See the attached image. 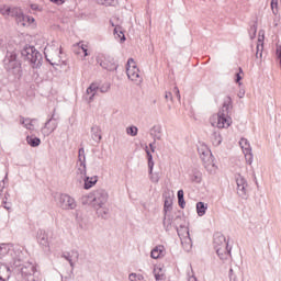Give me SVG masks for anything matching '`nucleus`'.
<instances>
[{
	"instance_id": "49530a36",
	"label": "nucleus",
	"mask_w": 281,
	"mask_h": 281,
	"mask_svg": "<svg viewBox=\"0 0 281 281\" xmlns=\"http://www.w3.org/2000/svg\"><path fill=\"white\" fill-rule=\"evenodd\" d=\"M103 5H117V0H103Z\"/></svg>"
},
{
	"instance_id": "b1692460",
	"label": "nucleus",
	"mask_w": 281,
	"mask_h": 281,
	"mask_svg": "<svg viewBox=\"0 0 281 281\" xmlns=\"http://www.w3.org/2000/svg\"><path fill=\"white\" fill-rule=\"evenodd\" d=\"M172 215H170V213H165L162 225L166 232H170L172 229Z\"/></svg>"
},
{
	"instance_id": "338daca9",
	"label": "nucleus",
	"mask_w": 281,
	"mask_h": 281,
	"mask_svg": "<svg viewBox=\"0 0 281 281\" xmlns=\"http://www.w3.org/2000/svg\"><path fill=\"white\" fill-rule=\"evenodd\" d=\"M177 221H181V215H177V216L173 218V223H177Z\"/></svg>"
},
{
	"instance_id": "603ef678",
	"label": "nucleus",
	"mask_w": 281,
	"mask_h": 281,
	"mask_svg": "<svg viewBox=\"0 0 281 281\" xmlns=\"http://www.w3.org/2000/svg\"><path fill=\"white\" fill-rule=\"evenodd\" d=\"M109 89H111V86H105L99 88L100 93H108Z\"/></svg>"
},
{
	"instance_id": "0eeeda50",
	"label": "nucleus",
	"mask_w": 281,
	"mask_h": 281,
	"mask_svg": "<svg viewBox=\"0 0 281 281\" xmlns=\"http://www.w3.org/2000/svg\"><path fill=\"white\" fill-rule=\"evenodd\" d=\"M60 121L59 115L52 114V116L46 121L44 126L41 130V133L44 137H49L56 128H58V122Z\"/></svg>"
},
{
	"instance_id": "58836bf2",
	"label": "nucleus",
	"mask_w": 281,
	"mask_h": 281,
	"mask_svg": "<svg viewBox=\"0 0 281 281\" xmlns=\"http://www.w3.org/2000/svg\"><path fill=\"white\" fill-rule=\"evenodd\" d=\"M137 126H130L126 128L127 135H131V137H137Z\"/></svg>"
},
{
	"instance_id": "8fccbe9b",
	"label": "nucleus",
	"mask_w": 281,
	"mask_h": 281,
	"mask_svg": "<svg viewBox=\"0 0 281 281\" xmlns=\"http://www.w3.org/2000/svg\"><path fill=\"white\" fill-rule=\"evenodd\" d=\"M173 93L176 94V98L181 101V93L179 92V88L175 87L173 88Z\"/></svg>"
},
{
	"instance_id": "6e6d98bb",
	"label": "nucleus",
	"mask_w": 281,
	"mask_h": 281,
	"mask_svg": "<svg viewBox=\"0 0 281 281\" xmlns=\"http://www.w3.org/2000/svg\"><path fill=\"white\" fill-rule=\"evenodd\" d=\"M280 24V18L277 15L273 20V26L278 27V25Z\"/></svg>"
},
{
	"instance_id": "a878e982",
	"label": "nucleus",
	"mask_w": 281,
	"mask_h": 281,
	"mask_svg": "<svg viewBox=\"0 0 281 281\" xmlns=\"http://www.w3.org/2000/svg\"><path fill=\"white\" fill-rule=\"evenodd\" d=\"M91 133H92V139L93 142H97L98 144H100L101 139H102V130L100 128V126L98 125H93L91 127Z\"/></svg>"
},
{
	"instance_id": "f704fd0d",
	"label": "nucleus",
	"mask_w": 281,
	"mask_h": 281,
	"mask_svg": "<svg viewBox=\"0 0 281 281\" xmlns=\"http://www.w3.org/2000/svg\"><path fill=\"white\" fill-rule=\"evenodd\" d=\"M215 251H216V254H217V256L221 260H227V258H229V250L228 249H225L223 251L222 248H217Z\"/></svg>"
},
{
	"instance_id": "79ce46f5",
	"label": "nucleus",
	"mask_w": 281,
	"mask_h": 281,
	"mask_svg": "<svg viewBox=\"0 0 281 281\" xmlns=\"http://www.w3.org/2000/svg\"><path fill=\"white\" fill-rule=\"evenodd\" d=\"M149 179H150L151 183H159L160 176H159V173H157V172L154 173L151 171V173H149Z\"/></svg>"
},
{
	"instance_id": "20e7f679",
	"label": "nucleus",
	"mask_w": 281,
	"mask_h": 281,
	"mask_svg": "<svg viewBox=\"0 0 281 281\" xmlns=\"http://www.w3.org/2000/svg\"><path fill=\"white\" fill-rule=\"evenodd\" d=\"M60 54L61 52L58 49V46L56 45H48L44 48L45 58L47 63H49V65H52L53 67L60 65Z\"/></svg>"
},
{
	"instance_id": "9d476101",
	"label": "nucleus",
	"mask_w": 281,
	"mask_h": 281,
	"mask_svg": "<svg viewBox=\"0 0 281 281\" xmlns=\"http://www.w3.org/2000/svg\"><path fill=\"white\" fill-rule=\"evenodd\" d=\"M57 205L61 210H76L78 206L76 200L69 194H60L57 199Z\"/></svg>"
},
{
	"instance_id": "7c9ffc66",
	"label": "nucleus",
	"mask_w": 281,
	"mask_h": 281,
	"mask_svg": "<svg viewBox=\"0 0 281 281\" xmlns=\"http://www.w3.org/2000/svg\"><path fill=\"white\" fill-rule=\"evenodd\" d=\"M26 142L29 146H32V148H36L37 146H41V138L36 136H27Z\"/></svg>"
},
{
	"instance_id": "69168bd1",
	"label": "nucleus",
	"mask_w": 281,
	"mask_h": 281,
	"mask_svg": "<svg viewBox=\"0 0 281 281\" xmlns=\"http://www.w3.org/2000/svg\"><path fill=\"white\" fill-rule=\"evenodd\" d=\"M5 188V180H2V183L0 182V190H3Z\"/></svg>"
},
{
	"instance_id": "ea45409f",
	"label": "nucleus",
	"mask_w": 281,
	"mask_h": 281,
	"mask_svg": "<svg viewBox=\"0 0 281 281\" xmlns=\"http://www.w3.org/2000/svg\"><path fill=\"white\" fill-rule=\"evenodd\" d=\"M112 27H114V34H117L120 32V34H122V41H126V37H124V33L122 31H120V24H115L113 21H110Z\"/></svg>"
},
{
	"instance_id": "37998d69",
	"label": "nucleus",
	"mask_w": 281,
	"mask_h": 281,
	"mask_svg": "<svg viewBox=\"0 0 281 281\" xmlns=\"http://www.w3.org/2000/svg\"><path fill=\"white\" fill-rule=\"evenodd\" d=\"M258 32V24H254L250 26L249 34L250 38L254 40L256 38V33Z\"/></svg>"
},
{
	"instance_id": "c03bdc74",
	"label": "nucleus",
	"mask_w": 281,
	"mask_h": 281,
	"mask_svg": "<svg viewBox=\"0 0 281 281\" xmlns=\"http://www.w3.org/2000/svg\"><path fill=\"white\" fill-rule=\"evenodd\" d=\"M245 157H246L247 164H249V166H251V164H254V155H251V151L245 153Z\"/></svg>"
},
{
	"instance_id": "6ab92c4d",
	"label": "nucleus",
	"mask_w": 281,
	"mask_h": 281,
	"mask_svg": "<svg viewBox=\"0 0 281 281\" xmlns=\"http://www.w3.org/2000/svg\"><path fill=\"white\" fill-rule=\"evenodd\" d=\"M63 258H65V260L69 262L70 267H74V263L78 262V258H80V254L78 252V250H70L68 252H65L63 255Z\"/></svg>"
},
{
	"instance_id": "393cba45",
	"label": "nucleus",
	"mask_w": 281,
	"mask_h": 281,
	"mask_svg": "<svg viewBox=\"0 0 281 281\" xmlns=\"http://www.w3.org/2000/svg\"><path fill=\"white\" fill-rule=\"evenodd\" d=\"M34 122H36V119H25L23 116L20 117V124H23L26 131H34Z\"/></svg>"
},
{
	"instance_id": "4d7b16f0",
	"label": "nucleus",
	"mask_w": 281,
	"mask_h": 281,
	"mask_svg": "<svg viewBox=\"0 0 281 281\" xmlns=\"http://www.w3.org/2000/svg\"><path fill=\"white\" fill-rule=\"evenodd\" d=\"M3 203H4L3 205L4 210H8L10 212L12 210V205L8 204V202H3Z\"/></svg>"
},
{
	"instance_id": "09e8293b",
	"label": "nucleus",
	"mask_w": 281,
	"mask_h": 281,
	"mask_svg": "<svg viewBox=\"0 0 281 281\" xmlns=\"http://www.w3.org/2000/svg\"><path fill=\"white\" fill-rule=\"evenodd\" d=\"M153 168H155V161L148 160L149 175H153Z\"/></svg>"
},
{
	"instance_id": "1a4fd4ad",
	"label": "nucleus",
	"mask_w": 281,
	"mask_h": 281,
	"mask_svg": "<svg viewBox=\"0 0 281 281\" xmlns=\"http://www.w3.org/2000/svg\"><path fill=\"white\" fill-rule=\"evenodd\" d=\"M20 271L24 281H36V278L34 277L36 273V263L25 262Z\"/></svg>"
},
{
	"instance_id": "412c9836",
	"label": "nucleus",
	"mask_w": 281,
	"mask_h": 281,
	"mask_svg": "<svg viewBox=\"0 0 281 281\" xmlns=\"http://www.w3.org/2000/svg\"><path fill=\"white\" fill-rule=\"evenodd\" d=\"M231 125H232V117L217 116V128H229Z\"/></svg>"
},
{
	"instance_id": "680f3d73",
	"label": "nucleus",
	"mask_w": 281,
	"mask_h": 281,
	"mask_svg": "<svg viewBox=\"0 0 281 281\" xmlns=\"http://www.w3.org/2000/svg\"><path fill=\"white\" fill-rule=\"evenodd\" d=\"M178 199H183V190L178 191Z\"/></svg>"
},
{
	"instance_id": "052dcab7",
	"label": "nucleus",
	"mask_w": 281,
	"mask_h": 281,
	"mask_svg": "<svg viewBox=\"0 0 281 281\" xmlns=\"http://www.w3.org/2000/svg\"><path fill=\"white\" fill-rule=\"evenodd\" d=\"M238 98H245V90H239V92H238Z\"/></svg>"
},
{
	"instance_id": "cd10ccee",
	"label": "nucleus",
	"mask_w": 281,
	"mask_h": 281,
	"mask_svg": "<svg viewBox=\"0 0 281 281\" xmlns=\"http://www.w3.org/2000/svg\"><path fill=\"white\" fill-rule=\"evenodd\" d=\"M5 278H10V267L5 263H0V280L5 281Z\"/></svg>"
},
{
	"instance_id": "e433bc0d",
	"label": "nucleus",
	"mask_w": 281,
	"mask_h": 281,
	"mask_svg": "<svg viewBox=\"0 0 281 281\" xmlns=\"http://www.w3.org/2000/svg\"><path fill=\"white\" fill-rule=\"evenodd\" d=\"M259 43L257 44V52H256V58H262V50L265 49V46L262 44V40H258Z\"/></svg>"
},
{
	"instance_id": "a19ab883",
	"label": "nucleus",
	"mask_w": 281,
	"mask_h": 281,
	"mask_svg": "<svg viewBox=\"0 0 281 281\" xmlns=\"http://www.w3.org/2000/svg\"><path fill=\"white\" fill-rule=\"evenodd\" d=\"M271 10H272V14H274V16H278V0H271Z\"/></svg>"
},
{
	"instance_id": "774afa93",
	"label": "nucleus",
	"mask_w": 281,
	"mask_h": 281,
	"mask_svg": "<svg viewBox=\"0 0 281 281\" xmlns=\"http://www.w3.org/2000/svg\"><path fill=\"white\" fill-rule=\"evenodd\" d=\"M52 3H63V0H50Z\"/></svg>"
},
{
	"instance_id": "c9c22d12",
	"label": "nucleus",
	"mask_w": 281,
	"mask_h": 281,
	"mask_svg": "<svg viewBox=\"0 0 281 281\" xmlns=\"http://www.w3.org/2000/svg\"><path fill=\"white\" fill-rule=\"evenodd\" d=\"M13 10H14V8L1 7L0 14H2V16H14Z\"/></svg>"
},
{
	"instance_id": "4468645a",
	"label": "nucleus",
	"mask_w": 281,
	"mask_h": 281,
	"mask_svg": "<svg viewBox=\"0 0 281 281\" xmlns=\"http://www.w3.org/2000/svg\"><path fill=\"white\" fill-rule=\"evenodd\" d=\"M213 245L215 250L222 249V251H225V249H227L228 247V243L227 239L225 238V235L216 233L213 238Z\"/></svg>"
},
{
	"instance_id": "c756f323",
	"label": "nucleus",
	"mask_w": 281,
	"mask_h": 281,
	"mask_svg": "<svg viewBox=\"0 0 281 281\" xmlns=\"http://www.w3.org/2000/svg\"><path fill=\"white\" fill-rule=\"evenodd\" d=\"M154 278L156 281L166 280V274L164 273V269L159 267L154 268Z\"/></svg>"
},
{
	"instance_id": "bb28decb",
	"label": "nucleus",
	"mask_w": 281,
	"mask_h": 281,
	"mask_svg": "<svg viewBox=\"0 0 281 281\" xmlns=\"http://www.w3.org/2000/svg\"><path fill=\"white\" fill-rule=\"evenodd\" d=\"M85 181V190H90V188H93L95 183H98V178L97 177H83L81 178Z\"/></svg>"
},
{
	"instance_id": "6e6552de",
	"label": "nucleus",
	"mask_w": 281,
	"mask_h": 281,
	"mask_svg": "<svg viewBox=\"0 0 281 281\" xmlns=\"http://www.w3.org/2000/svg\"><path fill=\"white\" fill-rule=\"evenodd\" d=\"M176 229L184 251H190V249H192V238H190V231H188L187 227H183V225H180V228L176 226Z\"/></svg>"
},
{
	"instance_id": "2eb2a0df",
	"label": "nucleus",
	"mask_w": 281,
	"mask_h": 281,
	"mask_svg": "<svg viewBox=\"0 0 281 281\" xmlns=\"http://www.w3.org/2000/svg\"><path fill=\"white\" fill-rule=\"evenodd\" d=\"M237 194L240 199H247V180L243 176L236 178Z\"/></svg>"
},
{
	"instance_id": "de8ad7c7",
	"label": "nucleus",
	"mask_w": 281,
	"mask_h": 281,
	"mask_svg": "<svg viewBox=\"0 0 281 281\" xmlns=\"http://www.w3.org/2000/svg\"><path fill=\"white\" fill-rule=\"evenodd\" d=\"M78 46L82 49L85 56H89L87 45L79 43Z\"/></svg>"
},
{
	"instance_id": "3c124183",
	"label": "nucleus",
	"mask_w": 281,
	"mask_h": 281,
	"mask_svg": "<svg viewBox=\"0 0 281 281\" xmlns=\"http://www.w3.org/2000/svg\"><path fill=\"white\" fill-rule=\"evenodd\" d=\"M178 204L183 210L186 207V200L183 198L178 199Z\"/></svg>"
},
{
	"instance_id": "f257e3e1",
	"label": "nucleus",
	"mask_w": 281,
	"mask_h": 281,
	"mask_svg": "<svg viewBox=\"0 0 281 281\" xmlns=\"http://www.w3.org/2000/svg\"><path fill=\"white\" fill-rule=\"evenodd\" d=\"M88 199L92 204V207L95 210L99 218H103L106 221L111 216L109 207H106V203L109 202V193L104 189H97L92 191Z\"/></svg>"
},
{
	"instance_id": "e2e57ef3",
	"label": "nucleus",
	"mask_w": 281,
	"mask_h": 281,
	"mask_svg": "<svg viewBox=\"0 0 281 281\" xmlns=\"http://www.w3.org/2000/svg\"><path fill=\"white\" fill-rule=\"evenodd\" d=\"M149 148H150L151 153H155V142L149 144Z\"/></svg>"
},
{
	"instance_id": "f3484780",
	"label": "nucleus",
	"mask_w": 281,
	"mask_h": 281,
	"mask_svg": "<svg viewBox=\"0 0 281 281\" xmlns=\"http://www.w3.org/2000/svg\"><path fill=\"white\" fill-rule=\"evenodd\" d=\"M229 109H232V97H226L217 116L229 117Z\"/></svg>"
},
{
	"instance_id": "f03ea898",
	"label": "nucleus",
	"mask_w": 281,
	"mask_h": 281,
	"mask_svg": "<svg viewBox=\"0 0 281 281\" xmlns=\"http://www.w3.org/2000/svg\"><path fill=\"white\" fill-rule=\"evenodd\" d=\"M21 56L32 65L33 69H38L43 65V55L34 46H24Z\"/></svg>"
},
{
	"instance_id": "4be33fe9",
	"label": "nucleus",
	"mask_w": 281,
	"mask_h": 281,
	"mask_svg": "<svg viewBox=\"0 0 281 281\" xmlns=\"http://www.w3.org/2000/svg\"><path fill=\"white\" fill-rule=\"evenodd\" d=\"M166 254V248L162 245L156 246L151 252H150V258L154 260H157L158 258H161Z\"/></svg>"
},
{
	"instance_id": "dca6fc26",
	"label": "nucleus",
	"mask_w": 281,
	"mask_h": 281,
	"mask_svg": "<svg viewBox=\"0 0 281 281\" xmlns=\"http://www.w3.org/2000/svg\"><path fill=\"white\" fill-rule=\"evenodd\" d=\"M13 14L18 25H22V27H25V25H27V22L30 21V15L23 14V10H21L20 8H14Z\"/></svg>"
},
{
	"instance_id": "4c0bfd02",
	"label": "nucleus",
	"mask_w": 281,
	"mask_h": 281,
	"mask_svg": "<svg viewBox=\"0 0 281 281\" xmlns=\"http://www.w3.org/2000/svg\"><path fill=\"white\" fill-rule=\"evenodd\" d=\"M128 280L130 281H145L144 277L142 274L135 273V272L130 273Z\"/></svg>"
},
{
	"instance_id": "c85d7f7f",
	"label": "nucleus",
	"mask_w": 281,
	"mask_h": 281,
	"mask_svg": "<svg viewBox=\"0 0 281 281\" xmlns=\"http://www.w3.org/2000/svg\"><path fill=\"white\" fill-rule=\"evenodd\" d=\"M211 142L213 146H221V144H223V136H221V132H213L211 135Z\"/></svg>"
},
{
	"instance_id": "f8f14e48",
	"label": "nucleus",
	"mask_w": 281,
	"mask_h": 281,
	"mask_svg": "<svg viewBox=\"0 0 281 281\" xmlns=\"http://www.w3.org/2000/svg\"><path fill=\"white\" fill-rule=\"evenodd\" d=\"M21 63L16 59V53L8 52L4 58V69L7 71H14V69H20Z\"/></svg>"
},
{
	"instance_id": "473e14b6",
	"label": "nucleus",
	"mask_w": 281,
	"mask_h": 281,
	"mask_svg": "<svg viewBox=\"0 0 281 281\" xmlns=\"http://www.w3.org/2000/svg\"><path fill=\"white\" fill-rule=\"evenodd\" d=\"M239 146L244 150V153H251V145L247 138H240Z\"/></svg>"
},
{
	"instance_id": "ddd939ff",
	"label": "nucleus",
	"mask_w": 281,
	"mask_h": 281,
	"mask_svg": "<svg viewBox=\"0 0 281 281\" xmlns=\"http://www.w3.org/2000/svg\"><path fill=\"white\" fill-rule=\"evenodd\" d=\"M98 63L106 71H117V64H115V58L112 56H103L101 59H98Z\"/></svg>"
},
{
	"instance_id": "5fc2aeb1",
	"label": "nucleus",
	"mask_w": 281,
	"mask_h": 281,
	"mask_svg": "<svg viewBox=\"0 0 281 281\" xmlns=\"http://www.w3.org/2000/svg\"><path fill=\"white\" fill-rule=\"evenodd\" d=\"M188 281H198L196 277L194 276V272L191 270V274L189 273V279Z\"/></svg>"
},
{
	"instance_id": "0e129e2a",
	"label": "nucleus",
	"mask_w": 281,
	"mask_h": 281,
	"mask_svg": "<svg viewBox=\"0 0 281 281\" xmlns=\"http://www.w3.org/2000/svg\"><path fill=\"white\" fill-rule=\"evenodd\" d=\"M32 23H34V18L29 16L27 25H32Z\"/></svg>"
},
{
	"instance_id": "2f4dec72",
	"label": "nucleus",
	"mask_w": 281,
	"mask_h": 281,
	"mask_svg": "<svg viewBox=\"0 0 281 281\" xmlns=\"http://www.w3.org/2000/svg\"><path fill=\"white\" fill-rule=\"evenodd\" d=\"M196 212L198 216H205V212H207V204H205L204 202H198Z\"/></svg>"
},
{
	"instance_id": "864d4df0",
	"label": "nucleus",
	"mask_w": 281,
	"mask_h": 281,
	"mask_svg": "<svg viewBox=\"0 0 281 281\" xmlns=\"http://www.w3.org/2000/svg\"><path fill=\"white\" fill-rule=\"evenodd\" d=\"M146 155H147V160L153 161V154H150V150H148V146H146Z\"/></svg>"
},
{
	"instance_id": "bf43d9fd",
	"label": "nucleus",
	"mask_w": 281,
	"mask_h": 281,
	"mask_svg": "<svg viewBox=\"0 0 281 281\" xmlns=\"http://www.w3.org/2000/svg\"><path fill=\"white\" fill-rule=\"evenodd\" d=\"M165 98L167 100H171V102H172V92H166Z\"/></svg>"
},
{
	"instance_id": "a18cd8bd",
	"label": "nucleus",
	"mask_w": 281,
	"mask_h": 281,
	"mask_svg": "<svg viewBox=\"0 0 281 281\" xmlns=\"http://www.w3.org/2000/svg\"><path fill=\"white\" fill-rule=\"evenodd\" d=\"M228 276H229V281H239L238 276H236V273H234V269H232V268L229 269Z\"/></svg>"
},
{
	"instance_id": "5701e85b",
	"label": "nucleus",
	"mask_w": 281,
	"mask_h": 281,
	"mask_svg": "<svg viewBox=\"0 0 281 281\" xmlns=\"http://www.w3.org/2000/svg\"><path fill=\"white\" fill-rule=\"evenodd\" d=\"M149 135L154 138V144L155 142L161 140V127L160 125H154L150 130H149Z\"/></svg>"
},
{
	"instance_id": "39448f33",
	"label": "nucleus",
	"mask_w": 281,
	"mask_h": 281,
	"mask_svg": "<svg viewBox=\"0 0 281 281\" xmlns=\"http://www.w3.org/2000/svg\"><path fill=\"white\" fill-rule=\"evenodd\" d=\"M198 153L206 170H210V168H214V156H212V151L210 150V147H207V145L200 144L198 146Z\"/></svg>"
},
{
	"instance_id": "9b49d317",
	"label": "nucleus",
	"mask_w": 281,
	"mask_h": 281,
	"mask_svg": "<svg viewBox=\"0 0 281 281\" xmlns=\"http://www.w3.org/2000/svg\"><path fill=\"white\" fill-rule=\"evenodd\" d=\"M77 176L79 179L87 177V156L85 155V148L79 149L78 161H77Z\"/></svg>"
},
{
	"instance_id": "423d86ee",
	"label": "nucleus",
	"mask_w": 281,
	"mask_h": 281,
	"mask_svg": "<svg viewBox=\"0 0 281 281\" xmlns=\"http://www.w3.org/2000/svg\"><path fill=\"white\" fill-rule=\"evenodd\" d=\"M127 78L136 85H142V76L139 75V68L135 65V59L130 58L126 65Z\"/></svg>"
},
{
	"instance_id": "13d9d810",
	"label": "nucleus",
	"mask_w": 281,
	"mask_h": 281,
	"mask_svg": "<svg viewBox=\"0 0 281 281\" xmlns=\"http://www.w3.org/2000/svg\"><path fill=\"white\" fill-rule=\"evenodd\" d=\"M240 80H243V76H240V72H238V74H236L235 82H238L240 85Z\"/></svg>"
},
{
	"instance_id": "7ed1b4c3",
	"label": "nucleus",
	"mask_w": 281,
	"mask_h": 281,
	"mask_svg": "<svg viewBox=\"0 0 281 281\" xmlns=\"http://www.w3.org/2000/svg\"><path fill=\"white\" fill-rule=\"evenodd\" d=\"M5 256L11 258L8 259L11 267H21V250L14 249V246L10 244H0V259L5 258Z\"/></svg>"
},
{
	"instance_id": "a211bd4d",
	"label": "nucleus",
	"mask_w": 281,
	"mask_h": 281,
	"mask_svg": "<svg viewBox=\"0 0 281 281\" xmlns=\"http://www.w3.org/2000/svg\"><path fill=\"white\" fill-rule=\"evenodd\" d=\"M37 241L40 245H42V247H46L49 248V233H47L46 231L40 229L37 232Z\"/></svg>"
},
{
	"instance_id": "aec40b11",
	"label": "nucleus",
	"mask_w": 281,
	"mask_h": 281,
	"mask_svg": "<svg viewBox=\"0 0 281 281\" xmlns=\"http://www.w3.org/2000/svg\"><path fill=\"white\" fill-rule=\"evenodd\" d=\"M98 91H100V87L95 83H91L90 87L86 90L89 102H93L95 95H98Z\"/></svg>"
},
{
	"instance_id": "72a5a7b5",
	"label": "nucleus",
	"mask_w": 281,
	"mask_h": 281,
	"mask_svg": "<svg viewBox=\"0 0 281 281\" xmlns=\"http://www.w3.org/2000/svg\"><path fill=\"white\" fill-rule=\"evenodd\" d=\"M171 210H172V198L168 196L165 199L164 213L170 214Z\"/></svg>"
}]
</instances>
